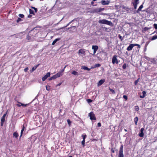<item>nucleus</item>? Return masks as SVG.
Returning a JSON list of instances; mask_svg holds the SVG:
<instances>
[{"label":"nucleus","instance_id":"a19ab883","mask_svg":"<svg viewBox=\"0 0 157 157\" xmlns=\"http://www.w3.org/2000/svg\"><path fill=\"white\" fill-rule=\"evenodd\" d=\"M85 140H82V145L83 147H84L85 145Z\"/></svg>","mask_w":157,"mask_h":157},{"label":"nucleus","instance_id":"4be33fe9","mask_svg":"<svg viewBox=\"0 0 157 157\" xmlns=\"http://www.w3.org/2000/svg\"><path fill=\"white\" fill-rule=\"evenodd\" d=\"M72 74L73 75H78V72H77L75 71H73L72 73Z\"/></svg>","mask_w":157,"mask_h":157},{"label":"nucleus","instance_id":"338daca9","mask_svg":"<svg viewBox=\"0 0 157 157\" xmlns=\"http://www.w3.org/2000/svg\"><path fill=\"white\" fill-rule=\"evenodd\" d=\"M17 105L18 107H20L21 106V105L19 104H17Z\"/></svg>","mask_w":157,"mask_h":157},{"label":"nucleus","instance_id":"79ce46f5","mask_svg":"<svg viewBox=\"0 0 157 157\" xmlns=\"http://www.w3.org/2000/svg\"><path fill=\"white\" fill-rule=\"evenodd\" d=\"M87 101L88 103H90L92 101V100L90 99H88L87 100Z\"/></svg>","mask_w":157,"mask_h":157},{"label":"nucleus","instance_id":"7ed1b4c3","mask_svg":"<svg viewBox=\"0 0 157 157\" xmlns=\"http://www.w3.org/2000/svg\"><path fill=\"white\" fill-rule=\"evenodd\" d=\"M89 116L90 117V119L91 120H96V118L93 112H91L89 113Z\"/></svg>","mask_w":157,"mask_h":157},{"label":"nucleus","instance_id":"cd10ccee","mask_svg":"<svg viewBox=\"0 0 157 157\" xmlns=\"http://www.w3.org/2000/svg\"><path fill=\"white\" fill-rule=\"evenodd\" d=\"M134 46H137V48H138V51L139 50L140 48V45L136 44H134Z\"/></svg>","mask_w":157,"mask_h":157},{"label":"nucleus","instance_id":"393cba45","mask_svg":"<svg viewBox=\"0 0 157 157\" xmlns=\"http://www.w3.org/2000/svg\"><path fill=\"white\" fill-rule=\"evenodd\" d=\"M29 13L30 14H32L33 15H34V11L33 10H32L31 9H29Z\"/></svg>","mask_w":157,"mask_h":157},{"label":"nucleus","instance_id":"ddd939ff","mask_svg":"<svg viewBox=\"0 0 157 157\" xmlns=\"http://www.w3.org/2000/svg\"><path fill=\"white\" fill-rule=\"evenodd\" d=\"M143 7V5H140L138 9L136 10V12L137 13H139V12L141 10V9Z\"/></svg>","mask_w":157,"mask_h":157},{"label":"nucleus","instance_id":"bb28decb","mask_svg":"<svg viewBox=\"0 0 157 157\" xmlns=\"http://www.w3.org/2000/svg\"><path fill=\"white\" fill-rule=\"evenodd\" d=\"M127 65L126 63H124L122 66V68L123 69H125L127 67Z\"/></svg>","mask_w":157,"mask_h":157},{"label":"nucleus","instance_id":"052dcab7","mask_svg":"<svg viewBox=\"0 0 157 157\" xmlns=\"http://www.w3.org/2000/svg\"><path fill=\"white\" fill-rule=\"evenodd\" d=\"M71 24V23L70 22H69L65 26V27H67V26H68L70 24Z\"/></svg>","mask_w":157,"mask_h":157},{"label":"nucleus","instance_id":"de8ad7c7","mask_svg":"<svg viewBox=\"0 0 157 157\" xmlns=\"http://www.w3.org/2000/svg\"><path fill=\"white\" fill-rule=\"evenodd\" d=\"M28 70H29V68H28V67H27L25 68L24 69V71H25V72H26Z\"/></svg>","mask_w":157,"mask_h":157},{"label":"nucleus","instance_id":"2f4dec72","mask_svg":"<svg viewBox=\"0 0 157 157\" xmlns=\"http://www.w3.org/2000/svg\"><path fill=\"white\" fill-rule=\"evenodd\" d=\"M82 136L83 138V140H85V139H86V134H85V135L82 134Z\"/></svg>","mask_w":157,"mask_h":157},{"label":"nucleus","instance_id":"6ab92c4d","mask_svg":"<svg viewBox=\"0 0 157 157\" xmlns=\"http://www.w3.org/2000/svg\"><path fill=\"white\" fill-rule=\"evenodd\" d=\"M101 66V64L99 63H97L95 64L94 67H92L91 68H94L100 67Z\"/></svg>","mask_w":157,"mask_h":157},{"label":"nucleus","instance_id":"e433bc0d","mask_svg":"<svg viewBox=\"0 0 157 157\" xmlns=\"http://www.w3.org/2000/svg\"><path fill=\"white\" fill-rule=\"evenodd\" d=\"M135 109L136 111H139V108L138 106H135Z\"/></svg>","mask_w":157,"mask_h":157},{"label":"nucleus","instance_id":"473e14b6","mask_svg":"<svg viewBox=\"0 0 157 157\" xmlns=\"http://www.w3.org/2000/svg\"><path fill=\"white\" fill-rule=\"evenodd\" d=\"M144 133L143 132H141L139 134V136L140 137H143L144 136Z\"/></svg>","mask_w":157,"mask_h":157},{"label":"nucleus","instance_id":"e2e57ef3","mask_svg":"<svg viewBox=\"0 0 157 157\" xmlns=\"http://www.w3.org/2000/svg\"><path fill=\"white\" fill-rule=\"evenodd\" d=\"M35 10V13H36L37 11V9L36 8V9L34 10Z\"/></svg>","mask_w":157,"mask_h":157},{"label":"nucleus","instance_id":"5fc2aeb1","mask_svg":"<svg viewBox=\"0 0 157 157\" xmlns=\"http://www.w3.org/2000/svg\"><path fill=\"white\" fill-rule=\"evenodd\" d=\"M144 130V128H142L140 129V132H143V131Z\"/></svg>","mask_w":157,"mask_h":157},{"label":"nucleus","instance_id":"4d7b16f0","mask_svg":"<svg viewBox=\"0 0 157 157\" xmlns=\"http://www.w3.org/2000/svg\"><path fill=\"white\" fill-rule=\"evenodd\" d=\"M111 151L113 153H114L115 152V150L113 148L111 149Z\"/></svg>","mask_w":157,"mask_h":157},{"label":"nucleus","instance_id":"774afa93","mask_svg":"<svg viewBox=\"0 0 157 157\" xmlns=\"http://www.w3.org/2000/svg\"><path fill=\"white\" fill-rule=\"evenodd\" d=\"M31 8L33 9L34 10H35L36 9V8H35V7H34L32 6Z\"/></svg>","mask_w":157,"mask_h":157},{"label":"nucleus","instance_id":"49530a36","mask_svg":"<svg viewBox=\"0 0 157 157\" xmlns=\"http://www.w3.org/2000/svg\"><path fill=\"white\" fill-rule=\"evenodd\" d=\"M154 27L156 29H157V24H154Z\"/></svg>","mask_w":157,"mask_h":157},{"label":"nucleus","instance_id":"f8f14e48","mask_svg":"<svg viewBox=\"0 0 157 157\" xmlns=\"http://www.w3.org/2000/svg\"><path fill=\"white\" fill-rule=\"evenodd\" d=\"M105 82V80L104 79H101L98 82V86H100L101 85Z\"/></svg>","mask_w":157,"mask_h":157},{"label":"nucleus","instance_id":"6e6552de","mask_svg":"<svg viewBox=\"0 0 157 157\" xmlns=\"http://www.w3.org/2000/svg\"><path fill=\"white\" fill-rule=\"evenodd\" d=\"M92 48V49L94 50V54L98 50V47L97 45H93Z\"/></svg>","mask_w":157,"mask_h":157},{"label":"nucleus","instance_id":"9d476101","mask_svg":"<svg viewBox=\"0 0 157 157\" xmlns=\"http://www.w3.org/2000/svg\"><path fill=\"white\" fill-rule=\"evenodd\" d=\"M13 137H15L16 139H17L19 135L18 133L17 132H14L13 133Z\"/></svg>","mask_w":157,"mask_h":157},{"label":"nucleus","instance_id":"a878e982","mask_svg":"<svg viewBox=\"0 0 157 157\" xmlns=\"http://www.w3.org/2000/svg\"><path fill=\"white\" fill-rule=\"evenodd\" d=\"M56 78L55 76V75H54L49 78V80H51L52 79H55Z\"/></svg>","mask_w":157,"mask_h":157},{"label":"nucleus","instance_id":"b1692460","mask_svg":"<svg viewBox=\"0 0 157 157\" xmlns=\"http://www.w3.org/2000/svg\"><path fill=\"white\" fill-rule=\"evenodd\" d=\"M109 90L113 94H115V92L114 90L110 88V87L109 88Z\"/></svg>","mask_w":157,"mask_h":157},{"label":"nucleus","instance_id":"dca6fc26","mask_svg":"<svg viewBox=\"0 0 157 157\" xmlns=\"http://www.w3.org/2000/svg\"><path fill=\"white\" fill-rule=\"evenodd\" d=\"M60 40V38H57L55 40H54L52 42V45H54L59 40Z\"/></svg>","mask_w":157,"mask_h":157},{"label":"nucleus","instance_id":"ea45409f","mask_svg":"<svg viewBox=\"0 0 157 157\" xmlns=\"http://www.w3.org/2000/svg\"><path fill=\"white\" fill-rule=\"evenodd\" d=\"M31 37L30 36H29V35H27V36H26V39L27 40H29L31 39Z\"/></svg>","mask_w":157,"mask_h":157},{"label":"nucleus","instance_id":"72a5a7b5","mask_svg":"<svg viewBox=\"0 0 157 157\" xmlns=\"http://www.w3.org/2000/svg\"><path fill=\"white\" fill-rule=\"evenodd\" d=\"M67 121L68 125H69V126H70L71 123V121H70L69 119H67Z\"/></svg>","mask_w":157,"mask_h":157},{"label":"nucleus","instance_id":"c03bdc74","mask_svg":"<svg viewBox=\"0 0 157 157\" xmlns=\"http://www.w3.org/2000/svg\"><path fill=\"white\" fill-rule=\"evenodd\" d=\"M142 94H143V95L145 97V96L146 95V92L145 91H144L142 92Z\"/></svg>","mask_w":157,"mask_h":157},{"label":"nucleus","instance_id":"0eeeda50","mask_svg":"<svg viewBox=\"0 0 157 157\" xmlns=\"http://www.w3.org/2000/svg\"><path fill=\"white\" fill-rule=\"evenodd\" d=\"M134 46V44H130L129 46L127 48V50L128 51H130L132 50L133 47Z\"/></svg>","mask_w":157,"mask_h":157},{"label":"nucleus","instance_id":"c9c22d12","mask_svg":"<svg viewBox=\"0 0 157 157\" xmlns=\"http://www.w3.org/2000/svg\"><path fill=\"white\" fill-rule=\"evenodd\" d=\"M22 19L21 18L19 17L17 19V20L16 21L17 23H18L19 22H20V21H22Z\"/></svg>","mask_w":157,"mask_h":157},{"label":"nucleus","instance_id":"412c9836","mask_svg":"<svg viewBox=\"0 0 157 157\" xmlns=\"http://www.w3.org/2000/svg\"><path fill=\"white\" fill-rule=\"evenodd\" d=\"M138 121V118L137 117H136L134 119V121L136 125L137 124V122Z\"/></svg>","mask_w":157,"mask_h":157},{"label":"nucleus","instance_id":"58836bf2","mask_svg":"<svg viewBox=\"0 0 157 157\" xmlns=\"http://www.w3.org/2000/svg\"><path fill=\"white\" fill-rule=\"evenodd\" d=\"M18 16L19 17H20L21 18H24V14H19L18 15Z\"/></svg>","mask_w":157,"mask_h":157},{"label":"nucleus","instance_id":"5701e85b","mask_svg":"<svg viewBox=\"0 0 157 157\" xmlns=\"http://www.w3.org/2000/svg\"><path fill=\"white\" fill-rule=\"evenodd\" d=\"M46 90L48 91H49L50 90V86L49 85H47L46 86Z\"/></svg>","mask_w":157,"mask_h":157},{"label":"nucleus","instance_id":"c756f323","mask_svg":"<svg viewBox=\"0 0 157 157\" xmlns=\"http://www.w3.org/2000/svg\"><path fill=\"white\" fill-rule=\"evenodd\" d=\"M151 62L154 64H155L156 62V61L154 59H151Z\"/></svg>","mask_w":157,"mask_h":157},{"label":"nucleus","instance_id":"13d9d810","mask_svg":"<svg viewBox=\"0 0 157 157\" xmlns=\"http://www.w3.org/2000/svg\"><path fill=\"white\" fill-rule=\"evenodd\" d=\"M27 105H28L27 104H23L22 105V106H24V107H26V106H27Z\"/></svg>","mask_w":157,"mask_h":157},{"label":"nucleus","instance_id":"7c9ffc66","mask_svg":"<svg viewBox=\"0 0 157 157\" xmlns=\"http://www.w3.org/2000/svg\"><path fill=\"white\" fill-rule=\"evenodd\" d=\"M118 37L119 38L120 40L122 41L123 40L124 37H122L120 35H118Z\"/></svg>","mask_w":157,"mask_h":157},{"label":"nucleus","instance_id":"603ef678","mask_svg":"<svg viewBox=\"0 0 157 157\" xmlns=\"http://www.w3.org/2000/svg\"><path fill=\"white\" fill-rule=\"evenodd\" d=\"M137 5H133L134 7V8L135 9H136L137 7Z\"/></svg>","mask_w":157,"mask_h":157},{"label":"nucleus","instance_id":"aec40b11","mask_svg":"<svg viewBox=\"0 0 157 157\" xmlns=\"http://www.w3.org/2000/svg\"><path fill=\"white\" fill-rule=\"evenodd\" d=\"M82 68L85 70H87V71H90L91 69V68H89L87 67H86V66L83 67Z\"/></svg>","mask_w":157,"mask_h":157},{"label":"nucleus","instance_id":"680f3d73","mask_svg":"<svg viewBox=\"0 0 157 157\" xmlns=\"http://www.w3.org/2000/svg\"><path fill=\"white\" fill-rule=\"evenodd\" d=\"M144 97H145V96H143V95H142H142H140V98H144Z\"/></svg>","mask_w":157,"mask_h":157},{"label":"nucleus","instance_id":"4468645a","mask_svg":"<svg viewBox=\"0 0 157 157\" xmlns=\"http://www.w3.org/2000/svg\"><path fill=\"white\" fill-rule=\"evenodd\" d=\"M139 3V0H133L132 2V3L133 5H137Z\"/></svg>","mask_w":157,"mask_h":157},{"label":"nucleus","instance_id":"39448f33","mask_svg":"<svg viewBox=\"0 0 157 157\" xmlns=\"http://www.w3.org/2000/svg\"><path fill=\"white\" fill-rule=\"evenodd\" d=\"M117 56L116 55H114L112 59V62L113 64L115 63L117 64L118 63V59H117Z\"/></svg>","mask_w":157,"mask_h":157},{"label":"nucleus","instance_id":"9b49d317","mask_svg":"<svg viewBox=\"0 0 157 157\" xmlns=\"http://www.w3.org/2000/svg\"><path fill=\"white\" fill-rule=\"evenodd\" d=\"M101 3L103 5H107L109 4V2L108 1H105L104 0H102L101 1Z\"/></svg>","mask_w":157,"mask_h":157},{"label":"nucleus","instance_id":"6e6d98bb","mask_svg":"<svg viewBox=\"0 0 157 157\" xmlns=\"http://www.w3.org/2000/svg\"><path fill=\"white\" fill-rule=\"evenodd\" d=\"M149 43V41H148V42H146V44H147V45H146L145 46V49H146V47H147V45Z\"/></svg>","mask_w":157,"mask_h":157},{"label":"nucleus","instance_id":"423d86ee","mask_svg":"<svg viewBox=\"0 0 157 157\" xmlns=\"http://www.w3.org/2000/svg\"><path fill=\"white\" fill-rule=\"evenodd\" d=\"M50 75V72L48 73L45 75L42 78V80L43 81H44L48 77H49Z\"/></svg>","mask_w":157,"mask_h":157},{"label":"nucleus","instance_id":"1a4fd4ad","mask_svg":"<svg viewBox=\"0 0 157 157\" xmlns=\"http://www.w3.org/2000/svg\"><path fill=\"white\" fill-rule=\"evenodd\" d=\"M25 128V127L24 126V125H23L22 126V128L21 130V134H20V139L21 137L22 136V134H23V132L24 131V130Z\"/></svg>","mask_w":157,"mask_h":157},{"label":"nucleus","instance_id":"864d4df0","mask_svg":"<svg viewBox=\"0 0 157 157\" xmlns=\"http://www.w3.org/2000/svg\"><path fill=\"white\" fill-rule=\"evenodd\" d=\"M7 111L6 113L5 114H4L3 116H2V117H5L6 115V114H7Z\"/></svg>","mask_w":157,"mask_h":157},{"label":"nucleus","instance_id":"3c124183","mask_svg":"<svg viewBox=\"0 0 157 157\" xmlns=\"http://www.w3.org/2000/svg\"><path fill=\"white\" fill-rule=\"evenodd\" d=\"M97 125L98 127H101V124L99 122L98 123Z\"/></svg>","mask_w":157,"mask_h":157},{"label":"nucleus","instance_id":"8fccbe9b","mask_svg":"<svg viewBox=\"0 0 157 157\" xmlns=\"http://www.w3.org/2000/svg\"><path fill=\"white\" fill-rule=\"evenodd\" d=\"M145 59H146L147 60H150V58L149 57H148L146 56V57H145Z\"/></svg>","mask_w":157,"mask_h":157},{"label":"nucleus","instance_id":"37998d69","mask_svg":"<svg viewBox=\"0 0 157 157\" xmlns=\"http://www.w3.org/2000/svg\"><path fill=\"white\" fill-rule=\"evenodd\" d=\"M138 82V79L137 80H136L134 82V85L135 86H136L137 85V84Z\"/></svg>","mask_w":157,"mask_h":157},{"label":"nucleus","instance_id":"2eb2a0df","mask_svg":"<svg viewBox=\"0 0 157 157\" xmlns=\"http://www.w3.org/2000/svg\"><path fill=\"white\" fill-rule=\"evenodd\" d=\"M62 75V74H61V73H60L59 72L54 75L56 78L58 77H60Z\"/></svg>","mask_w":157,"mask_h":157},{"label":"nucleus","instance_id":"4c0bfd02","mask_svg":"<svg viewBox=\"0 0 157 157\" xmlns=\"http://www.w3.org/2000/svg\"><path fill=\"white\" fill-rule=\"evenodd\" d=\"M5 121V117H2L1 119V121L2 122H4Z\"/></svg>","mask_w":157,"mask_h":157},{"label":"nucleus","instance_id":"20e7f679","mask_svg":"<svg viewBox=\"0 0 157 157\" xmlns=\"http://www.w3.org/2000/svg\"><path fill=\"white\" fill-rule=\"evenodd\" d=\"M104 10V8H98L93 10V12L94 13H98Z\"/></svg>","mask_w":157,"mask_h":157},{"label":"nucleus","instance_id":"f704fd0d","mask_svg":"<svg viewBox=\"0 0 157 157\" xmlns=\"http://www.w3.org/2000/svg\"><path fill=\"white\" fill-rule=\"evenodd\" d=\"M67 67V66H65L64 67V68L63 69L61 70V71L59 72L60 73H61V74H62V73L64 72V70L65 68L66 67Z\"/></svg>","mask_w":157,"mask_h":157},{"label":"nucleus","instance_id":"69168bd1","mask_svg":"<svg viewBox=\"0 0 157 157\" xmlns=\"http://www.w3.org/2000/svg\"><path fill=\"white\" fill-rule=\"evenodd\" d=\"M4 122H2V121H1V126H2L3 125V124Z\"/></svg>","mask_w":157,"mask_h":157},{"label":"nucleus","instance_id":"09e8293b","mask_svg":"<svg viewBox=\"0 0 157 157\" xmlns=\"http://www.w3.org/2000/svg\"><path fill=\"white\" fill-rule=\"evenodd\" d=\"M149 28L147 27H145L144 28V30L145 31H147L149 29Z\"/></svg>","mask_w":157,"mask_h":157},{"label":"nucleus","instance_id":"0e129e2a","mask_svg":"<svg viewBox=\"0 0 157 157\" xmlns=\"http://www.w3.org/2000/svg\"><path fill=\"white\" fill-rule=\"evenodd\" d=\"M31 17H32V15H29L28 16V17L30 18Z\"/></svg>","mask_w":157,"mask_h":157},{"label":"nucleus","instance_id":"f257e3e1","mask_svg":"<svg viewBox=\"0 0 157 157\" xmlns=\"http://www.w3.org/2000/svg\"><path fill=\"white\" fill-rule=\"evenodd\" d=\"M99 23L107 25L109 26L112 25V23L110 21H109L105 19L99 20L98 21Z\"/></svg>","mask_w":157,"mask_h":157},{"label":"nucleus","instance_id":"f03ea898","mask_svg":"<svg viewBox=\"0 0 157 157\" xmlns=\"http://www.w3.org/2000/svg\"><path fill=\"white\" fill-rule=\"evenodd\" d=\"M123 146L121 145L120 148L119 152L118 157H124V155L123 153Z\"/></svg>","mask_w":157,"mask_h":157},{"label":"nucleus","instance_id":"f3484780","mask_svg":"<svg viewBox=\"0 0 157 157\" xmlns=\"http://www.w3.org/2000/svg\"><path fill=\"white\" fill-rule=\"evenodd\" d=\"M39 64H38L37 65H36L33 67L31 71V72H33V71H34L36 69V68L39 66Z\"/></svg>","mask_w":157,"mask_h":157},{"label":"nucleus","instance_id":"a211bd4d","mask_svg":"<svg viewBox=\"0 0 157 157\" xmlns=\"http://www.w3.org/2000/svg\"><path fill=\"white\" fill-rule=\"evenodd\" d=\"M78 53L81 54H84L85 53V51L84 49H80L78 51Z\"/></svg>","mask_w":157,"mask_h":157},{"label":"nucleus","instance_id":"bf43d9fd","mask_svg":"<svg viewBox=\"0 0 157 157\" xmlns=\"http://www.w3.org/2000/svg\"><path fill=\"white\" fill-rule=\"evenodd\" d=\"M94 1H93H93L91 2V5H93V6H95V5H93L94 4Z\"/></svg>","mask_w":157,"mask_h":157},{"label":"nucleus","instance_id":"c85d7f7f","mask_svg":"<svg viewBox=\"0 0 157 157\" xmlns=\"http://www.w3.org/2000/svg\"><path fill=\"white\" fill-rule=\"evenodd\" d=\"M157 39V36L156 35H155V36H153L151 39V40H154L156 39Z\"/></svg>","mask_w":157,"mask_h":157},{"label":"nucleus","instance_id":"a18cd8bd","mask_svg":"<svg viewBox=\"0 0 157 157\" xmlns=\"http://www.w3.org/2000/svg\"><path fill=\"white\" fill-rule=\"evenodd\" d=\"M123 98L126 100H127L128 99V97L126 95H124L123 96Z\"/></svg>","mask_w":157,"mask_h":157}]
</instances>
